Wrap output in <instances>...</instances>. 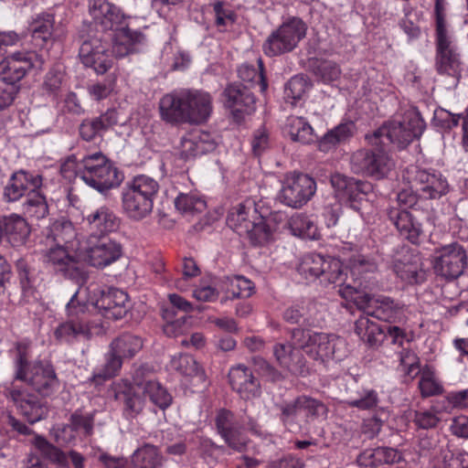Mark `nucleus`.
<instances>
[{
    "mask_svg": "<svg viewBox=\"0 0 468 468\" xmlns=\"http://www.w3.org/2000/svg\"><path fill=\"white\" fill-rule=\"evenodd\" d=\"M291 340L310 358L342 361L348 355L346 341L336 335L316 332L311 327H294L289 332Z\"/></svg>",
    "mask_w": 468,
    "mask_h": 468,
    "instance_id": "nucleus-1",
    "label": "nucleus"
},
{
    "mask_svg": "<svg viewBox=\"0 0 468 468\" xmlns=\"http://www.w3.org/2000/svg\"><path fill=\"white\" fill-rule=\"evenodd\" d=\"M346 300L353 302L367 315L388 323H399L404 315V305L384 295L374 296L365 292L358 278H353L352 284L338 290Z\"/></svg>",
    "mask_w": 468,
    "mask_h": 468,
    "instance_id": "nucleus-2",
    "label": "nucleus"
},
{
    "mask_svg": "<svg viewBox=\"0 0 468 468\" xmlns=\"http://www.w3.org/2000/svg\"><path fill=\"white\" fill-rule=\"evenodd\" d=\"M75 175L103 195L119 187L124 179L122 171L101 152L87 154L77 162Z\"/></svg>",
    "mask_w": 468,
    "mask_h": 468,
    "instance_id": "nucleus-3",
    "label": "nucleus"
},
{
    "mask_svg": "<svg viewBox=\"0 0 468 468\" xmlns=\"http://www.w3.org/2000/svg\"><path fill=\"white\" fill-rule=\"evenodd\" d=\"M27 346L18 343L14 358V378L30 386L42 396L51 395L58 387V379L52 365L42 361H28Z\"/></svg>",
    "mask_w": 468,
    "mask_h": 468,
    "instance_id": "nucleus-4",
    "label": "nucleus"
},
{
    "mask_svg": "<svg viewBox=\"0 0 468 468\" xmlns=\"http://www.w3.org/2000/svg\"><path fill=\"white\" fill-rule=\"evenodd\" d=\"M159 184L154 178L140 175L128 181L122 189V207L132 220L139 221L148 217L154 207V199Z\"/></svg>",
    "mask_w": 468,
    "mask_h": 468,
    "instance_id": "nucleus-5",
    "label": "nucleus"
},
{
    "mask_svg": "<svg viewBox=\"0 0 468 468\" xmlns=\"http://www.w3.org/2000/svg\"><path fill=\"white\" fill-rule=\"evenodd\" d=\"M425 129V122L418 112L408 113L403 120L385 122L367 139L373 145L385 147L388 144L399 148L408 145L414 138L420 137Z\"/></svg>",
    "mask_w": 468,
    "mask_h": 468,
    "instance_id": "nucleus-6",
    "label": "nucleus"
},
{
    "mask_svg": "<svg viewBox=\"0 0 468 468\" xmlns=\"http://www.w3.org/2000/svg\"><path fill=\"white\" fill-rule=\"evenodd\" d=\"M216 427L226 444L233 451L241 452L246 450L249 439L245 430L260 433V426L255 418L244 414L237 418L230 410L222 409L216 417Z\"/></svg>",
    "mask_w": 468,
    "mask_h": 468,
    "instance_id": "nucleus-7",
    "label": "nucleus"
},
{
    "mask_svg": "<svg viewBox=\"0 0 468 468\" xmlns=\"http://www.w3.org/2000/svg\"><path fill=\"white\" fill-rule=\"evenodd\" d=\"M298 271L306 280L320 279L321 283L335 284L339 286V290L350 284L346 282V272L342 262L335 258L309 253L303 257Z\"/></svg>",
    "mask_w": 468,
    "mask_h": 468,
    "instance_id": "nucleus-8",
    "label": "nucleus"
},
{
    "mask_svg": "<svg viewBox=\"0 0 468 468\" xmlns=\"http://www.w3.org/2000/svg\"><path fill=\"white\" fill-rule=\"evenodd\" d=\"M77 255L90 266L104 268L122 256V246L108 236L89 235L78 247Z\"/></svg>",
    "mask_w": 468,
    "mask_h": 468,
    "instance_id": "nucleus-9",
    "label": "nucleus"
},
{
    "mask_svg": "<svg viewBox=\"0 0 468 468\" xmlns=\"http://www.w3.org/2000/svg\"><path fill=\"white\" fill-rule=\"evenodd\" d=\"M281 183L277 199L282 205L292 208H302L316 192L315 180L304 173H288Z\"/></svg>",
    "mask_w": 468,
    "mask_h": 468,
    "instance_id": "nucleus-10",
    "label": "nucleus"
},
{
    "mask_svg": "<svg viewBox=\"0 0 468 468\" xmlns=\"http://www.w3.org/2000/svg\"><path fill=\"white\" fill-rule=\"evenodd\" d=\"M307 26L299 17H292L272 31L263 44L267 56L273 57L291 52L306 36Z\"/></svg>",
    "mask_w": 468,
    "mask_h": 468,
    "instance_id": "nucleus-11",
    "label": "nucleus"
},
{
    "mask_svg": "<svg viewBox=\"0 0 468 468\" xmlns=\"http://www.w3.org/2000/svg\"><path fill=\"white\" fill-rule=\"evenodd\" d=\"M45 58L33 50H18L0 61V77L7 84L18 83L27 73L36 68L42 69Z\"/></svg>",
    "mask_w": 468,
    "mask_h": 468,
    "instance_id": "nucleus-12",
    "label": "nucleus"
},
{
    "mask_svg": "<svg viewBox=\"0 0 468 468\" xmlns=\"http://www.w3.org/2000/svg\"><path fill=\"white\" fill-rule=\"evenodd\" d=\"M393 166V160L384 149H360L350 157V168L355 174L376 179L387 176Z\"/></svg>",
    "mask_w": 468,
    "mask_h": 468,
    "instance_id": "nucleus-13",
    "label": "nucleus"
},
{
    "mask_svg": "<svg viewBox=\"0 0 468 468\" xmlns=\"http://www.w3.org/2000/svg\"><path fill=\"white\" fill-rule=\"evenodd\" d=\"M79 57L86 67L93 69L98 74H104L113 65L110 43L101 33L88 35L80 47Z\"/></svg>",
    "mask_w": 468,
    "mask_h": 468,
    "instance_id": "nucleus-14",
    "label": "nucleus"
},
{
    "mask_svg": "<svg viewBox=\"0 0 468 468\" xmlns=\"http://www.w3.org/2000/svg\"><path fill=\"white\" fill-rule=\"evenodd\" d=\"M89 12L96 33L109 34L124 27L125 16L122 10L107 0H90Z\"/></svg>",
    "mask_w": 468,
    "mask_h": 468,
    "instance_id": "nucleus-15",
    "label": "nucleus"
},
{
    "mask_svg": "<svg viewBox=\"0 0 468 468\" xmlns=\"http://www.w3.org/2000/svg\"><path fill=\"white\" fill-rule=\"evenodd\" d=\"M466 258V251L461 245H446L436 251L434 271L445 279L458 278L463 272Z\"/></svg>",
    "mask_w": 468,
    "mask_h": 468,
    "instance_id": "nucleus-16",
    "label": "nucleus"
},
{
    "mask_svg": "<svg viewBox=\"0 0 468 468\" xmlns=\"http://www.w3.org/2000/svg\"><path fill=\"white\" fill-rule=\"evenodd\" d=\"M411 173V183L420 197L437 199L448 193V181L441 172L414 167Z\"/></svg>",
    "mask_w": 468,
    "mask_h": 468,
    "instance_id": "nucleus-17",
    "label": "nucleus"
},
{
    "mask_svg": "<svg viewBox=\"0 0 468 468\" xmlns=\"http://www.w3.org/2000/svg\"><path fill=\"white\" fill-rule=\"evenodd\" d=\"M272 353L278 366L289 374L303 378L310 374L303 352L292 340L276 343L272 346Z\"/></svg>",
    "mask_w": 468,
    "mask_h": 468,
    "instance_id": "nucleus-18",
    "label": "nucleus"
},
{
    "mask_svg": "<svg viewBox=\"0 0 468 468\" xmlns=\"http://www.w3.org/2000/svg\"><path fill=\"white\" fill-rule=\"evenodd\" d=\"M224 106L230 111L233 119L239 122L255 111L256 100L250 88L243 84L228 85L223 93Z\"/></svg>",
    "mask_w": 468,
    "mask_h": 468,
    "instance_id": "nucleus-19",
    "label": "nucleus"
},
{
    "mask_svg": "<svg viewBox=\"0 0 468 468\" xmlns=\"http://www.w3.org/2000/svg\"><path fill=\"white\" fill-rule=\"evenodd\" d=\"M6 398L29 423H36L46 418L48 408L35 394L26 388L11 387L7 389Z\"/></svg>",
    "mask_w": 468,
    "mask_h": 468,
    "instance_id": "nucleus-20",
    "label": "nucleus"
},
{
    "mask_svg": "<svg viewBox=\"0 0 468 468\" xmlns=\"http://www.w3.org/2000/svg\"><path fill=\"white\" fill-rule=\"evenodd\" d=\"M41 186V176L19 170L11 175L4 188V197L8 202H15L34 190H39Z\"/></svg>",
    "mask_w": 468,
    "mask_h": 468,
    "instance_id": "nucleus-21",
    "label": "nucleus"
},
{
    "mask_svg": "<svg viewBox=\"0 0 468 468\" xmlns=\"http://www.w3.org/2000/svg\"><path fill=\"white\" fill-rule=\"evenodd\" d=\"M128 294L120 289L111 288L101 292V297L92 303V309H98L108 319L122 318L128 311Z\"/></svg>",
    "mask_w": 468,
    "mask_h": 468,
    "instance_id": "nucleus-22",
    "label": "nucleus"
},
{
    "mask_svg": "<svg viewBox=\"0 0 468 468\" xmlns=\"http://www.w3.org/2000/svg\"><path fill=\"white\" fill-rule=\"evenodd\" d=\"M188 124H201L206 122L213 111L211 95L200 90L185 89Z\"/></svg>",
    "mask_w": 468,
    "mask_h": 468,
    "instance_id": "nucleus-23",
    "label": "nucleus"
},
{
    "mask_svg": "<svg viewBox=\"0 0 468 468\" xmlns=\"http://www.w3.org/2000/svg\"><path fill=\"white\" fill-rule=\"evenodd\" d=\"M229 381L234 391L243 399L260 397V381L253 376L250 368L244 365L232 367L229 372Z\"/></svg>",
    "mask_w": 468,
    "mask_h": 468,
    "instance_id": "nucleus-24",
    "label": "nucleus"
},
{
    "mask_svg": "<svg viewBox=\"0 0 468 468\" xmlns=\"http://www.w3.org/2000/svg\"><path fill=\"white\" fill-rule=\"evenodd\" d=\"M331 184L335 189L336 197L343 203L356 202L371 190V185L367 182L335 174L331 176Z\"/></svg>",
    "mask_w": 468,
    "mask_h": 468,
    "instance_id": "nucleus-25",
    "label": "nucleus"
},
{
    "mask_svg": "<svg viewBox=\"0 0 468 468\" xmlns=\"http://www.w3.org/2000/svg\"><path fill=\"white\" fill-rule=\"evenodd\" d=\"M217 144V140L212 133L196 130L182 137L180 155L185 160L195 158L214 151Z\"/></svg>",
    "mask_w": 468,
    "mask_h": 468,
    "instance_id": "nucleus-26",
    "label": "nucleus"
},
{
    "mask_svg": "<svg viewBox=\"0 0 468 468\" xmlns=\"http://www.w3.org/2000/svg\"><path fill=\"white\" fill-rule=\"evenodd\" d=\"M389 221L396 227L400 236L417 244L422 234L420 221L407 209L390 206L386 210Z\"/></svg>",
    "mask_w": 468,
    "mask_h": 468,
    "instance_id": "nucleus-27",
    "label": "nucleus"
},
{
    "mask_svg": "<svg viewBox=\"0 0 468 468\" xmlns=\"http://www.w3.org/2000/svg\"><path fill=\"white\" fill-rule=\"evenodd\" d=\"M282 320L297 327H315L318 325V304L313 302L297 301L288 305L282 312Z\"/></svg>",
    "mask_w": 468,
    "mask_h": 468,
    "instance_id": "nucleus-28",
    "label": "nucleus"
},
{
    "mask_svg": "<svg viewBox=\"0 0 468 468\" xmlns=\"http://www.w3.org/2000/svg\"><path fill=\"white\" fill-rule=\"evenodd\" d=\"M161 118L172 124L188 123L185 89L162 97L159 102Z\"/></svg>",
    "mask_w": 468,
    "mask_h": 468,
    "instance_id": "nucleus-29",
    "label": "nucleus"
},
{
    "mask_svg": "<svg viewBox=\"0 0 468 468\" xmlns=\"http://www.w3.org/2000/svg\"><path fill=\"white\" fill-rule=\"evenodd\" d=\"M118 123V112L115 109H108L96 117L85 118L79 126V133L86 142L101 138L103 133Z\"/></svg>",
    "mask_w": 468,
    "mask_h": 468,
    "instance_id": "nucleus-30",
    "label": "nucleus"
},
{
    "mask_svg": "<svg viewBox=\"0 0 468 468\" xmlns=\"http://www.w3.org/2000/svg\"><path fill=\"white\" fill-rule=\"evenodd\" d=\"M110 43V53L114 58H123L135 50V45L140 44L144 40V35L138 31H132L126 27H122L118 30L104 34Z\"/></svg>",
    "mask_w": 468,
    "mask_h": 468,
    "instance_id": "nucleus-31",
    "label": "nucleus"
},
{
    "mask_svg": "<svg viewBox=\"0 0 468 468\" xmlns=\"http://www.w3.org/2000/svg\"><path fill=\"white\" fill-rule=\"evenodd\" d=\"M88 224L90 235L107 236L119 227L120 219L115 213L106 206H101L90 211L84 218Z\"/></svg>",
    "mask_w": 468,
    "mask_h": 468,
    "instance_id": "nucleus-32",
    "label": "nucleus"
},
{
    "mask_svg": "<svg viewBox=\"0 0 468 468\" xmlns=\"http://www.w3.org/2000/svg\"><path fill=\"white\" fill-rule=\"evenodd\" d=\"M446 36L437 37V69L441 74H447L455 78L460 74V62L458 55L450 46Z\"/></svg>",
    "mask_w": 468,
    "mask_h": 468,
    "instance_id": "nucleus-33",
    "label": "nucleus"
},
{
    "mask_svg": "<svg viewBox=\"0 0 468 468\" xmlns=\"http://www.w3.org/2000/svg\"><path fill=\"white\" fill-rule=\"evenodd\" d=\"M420 259L414 255L409 249H403L398 253L392 262L394 272L406 282H419L418 273L420 271Z\"/></svg>",
    "mask_w": 468,
    "mask_h": 468,
    "instance_id": "nucleus-34",
    "label": "nucleus"
},
{
    "mask_svg": "<svg viewBox=\"0 0 468 468\" xmlns=\"http://www.w3.org/2000/svg\"><path fill=\"white\" fill-rule=\"evenodd\" d=\"M77 258L76 250L62 245L51 246L44 254V261L64 275L76 269Z\"/></svg>",
    "mask_w": 468,
    "mask_h": 468,
    "instance_id": "nucleus-35",
    "label": "nucleus"
},
{
    "mask_svg": "<svg viewBox=\"0 0 468 468\" xmlns=\"http://www.w3.org/2000/svg\"><path fill=\"white\" fill-rule=\"evenodd\" d=\"M219 289L225 293L221 303L237 298H248L254 292L252 282L239 275L221 279Z\"/></svg>",
    "mask_w": 468,
    "mask_h": 468,
    "instance_id": "nucleus-36",
    "label": "nucleus"
},
{
    "mask_svg": "<svg viewBox=\"0 0 468 468\" xmlns=\"http://www.w3.org/2000/svg\"><path fill=\"white\" fill-rule=\"evenodd\" d=\"M92 335V329L89 327L88 322L68 319L60 323L54 331V336L59 343L71 344L82 336L90 339Z\"/></svg>",
    "mask_w": 468,
    "mask_h": 468,
    "instance_id": "nucleus-37",
    "label": "nucleus"
},
{
    "mask_svg": "<svg viewBox=\"0 0 468 468\" xmlns=\"http://www.w3.org/2000/svg\"><path fill=\"white\" fill-rule=\"evenodd\" d=\"M4 226V237L13 247H19L26 243L30 234V228L23 217L16 214L5 216Z\"/></svg>",
    "mask_w": 468,
    "mask_h": 468,
    "instance_id": "nucleus-38",
    "label": "nucleus"
},
{
    "mask_svg": "<svg viewBox=\"0 0 468 468\" xmlns=\"http://www.w3.org/2000/svg\"><path fill=\"white\" fill-rule=\"evenodd\" d=\"M379 399L376 390L355 384L347 388L346 403L360 410H370L378 404Z\"/></svg>",
    "mask_w": 468,
    "mask_h": 468,
    "instance_id": "nucleus-39",
    "label": "nucleus"
},
{
    "mask_svg": "<svg viewBox=\"0 0 468 468\" xmlns=\"http://www.w3.org/2000/svg\"><path fill=\"white\" fill-rule=\"evenodd\" d=\"M50 234L56 246L62 245L78 253V247L80 246L81 241L77 239V232L70 221L66 219L55 221L51 225Z\"/></svg>",
    "mask_w": 468,
    "mask_h": 468,
    "instance_id": "nucleus-40",
    "label": "nucleus"
},
{
    "mask_svg": "<svg viewBox=\"0 0 468 468\" xmlns=\"http://www.w3.org/2000/svg\"><path fill=\"white\" fill-rule=\"evenodd\" d=\"M93 416L91 414L83 415L75 411L70 416V424L65 426L57 433V441L62 443H68L75 438V431L83 430L86 434H90L93 430Z\"/></svg>",
    "mask_w": 468,
    "mask_h": 468,
    "instance_id": "nucleus-41",
    "label": "nucleus"
},
{
    "mask_svg": "<svg viewBox=\"0 0 468 468\" xmlns=\"http://www.w3.org/2000/svg\"><path fill=\"white\" fill-rule=\"evenodd\" d=\"M284 133L292 141L306 144L314 141V129L303 117L290 116L284 125Z\"/></svg>",
    "mask_w": 468,
    "mask_h": 468,
    "instance_id": "nucleus-42",
    "label": "nucleus"
},
{
    "mask_svg": "<svg viewBox=\"0 0 468 468\" xmlns=\"http://www.w3.org/2000/svg\"><path fill=\"white\" fill-rule=\"evenodd\" d=\"M114 398L123 404V415L126 419H133L144 409L143 399L136 394L130 385L116 388Z\"/></svg>",
    "mask_w": 468,
    "mask_h": 468,
    "instance_id": "nucleus-43",
    "label": "nucleus"
},
{
    "mask_svg": "<svg viewBox=\"0 0 468 468\" xmlns=\"http://www.w3.org/2000/svg\"><path fill=\"white\" fill-rule=\"evenodd\" d=\"M355 129L356 125L351 121L338 124L322 137L319 142L320 150L327 152L337 144L346 142L354 135Z\"/></svg>",
    "mask_w": 468,
    "mask_h": 468,
    "instance_id": "nucleus-44",
    "label": "nucleus"
},
{
    "mask_svg": "<svg viewBox=\"0 0 468 468\" xmlns=\"http://www.w3.org/2000/svg\"><path fill=\"white\" fill-rule=\"evenodd\" d=\"M90 306L92 307V303H90L85 299H81L79 292H76L66 304L65 311L67 318L75 322H88L89 327L93 329L97 324L90 318Z\"/></svg>",
    "mask_w": 468,
    "mask_h": 468,
    "instance_id": "nucleus-45",
    "label": "nucleus"
},
{
    "mask_svg": "<svg viewBox=\"0 0 468 468\" xmlns=\"http://www.w3.org/2000/svg\"><path fill=\"white\" fill-rule=\"evenodd\" d=\"M252 210H256L251 206L240 203L232 207L229 212L227 223L239 236H243L244 232H248V228L251 226Z\"/></svg>",
    "mask_w": 468,
    "mask_h": 468,
    "instance_id": "nucleus-46",
    "label": "nucleus"
},
{
    "mask_svg": "<svg viewBox=\"0 0 468 468\" xmlns=\"http://www.w3.org/2000/svg\"><path fill=\"white\" fill-rule=\"evenodd\" d=\"M136 387L149 397L150 400L162 410L166 409L172 402L170 394L154 380H138L134 378Z\"/></svg>",
    "mask_w": 468,
    "mask_h": 468,
    "instance_id": "nucleus-47",
    "label": "nucleus"
},
{
    "mask_svg": "<svg viewBox=\"0 0 468 468\" xmlns=\"http://www.w3.org/2000/svg\"><path fill=\"white\" fill-rule=\"evenodd\" d=\"M29 29L33 39L41 40L43 43L58 37L55 29L54 16L50 14L37 16L30 24Z\"/></svg>",
    "mask_w": 468,
    "mask_h": 468,
    "instance_id": "nucleus-48",
    "label": "nucleus"
},
{
    "mask_svg": "<svg viewBox=\"0 0 468 468\" xmlns=\"http://www.w3.org/2000/svg\"><path fill=\"white\" fill-rule=\"evenodd\" d=\"M289 228L294 236L316 239L319 238V231L314 221L307 215L296 213L288 221Z\"/></svg>",
    "mask_w": 468,
    "mask_h": 468,
    "instance_id": "nucleus-49",
    "label": "nucleus"
},
{
    "mask_svg": "<svg viewBox=\"0 0 468 468\" xmlns=\"http://www.w3.org/2000/svg\"><path fill=\"white\" fill-rule=\"evenodd\" d=\"M132 465L133 468H159L162 456L155 446L144 444L132 455Z\"/></svg>",
    "mask_w": 468,
    "mask_h": 468,
    "instance_id": "nucleus-50",
    "label": "nucleus"
},
{
    "mask_svg": "<svg viewBox=\"0 0 468 468\" xmlns=\"http://www.w3.org/2000/svg\"><path fill=\"white\" fill-rule=\"evenodd\" d=\"M355 333L371 346L378 345L383 335L380 326L367 316H361L356 321Z\"/></svg>",
    "mask_w": 468,
    "mask_h": 468,
    "instance_id": "nucleus-51",
    "label": "nucleus"
},
{
    "mask_svg": "<svg viewBox=\"0 0 468 468\" xmlns=\"http://www.w3.org/2000/svg\"><path fill=\"white\" fill-rule=\"evenodd\" d=\"M123 359L119 353H116L110 347L103 368L94 373L90 381L95 385H101L105 380L115 377L122 366Z\"/></svg>",
    "mask_w": 468,
    "mask_h": 468,
    "instance_id": "nucleus-52",
    "label": "nucleus"
},
{
    "mask_svg": "<svg viewBox=\"0 0 468 468\" xmlns=\"http://www.w3.org/2000/svg\"><path fill=\"white\" fill-rule=\"evenodd\" d=\"M110 347L124 359L133 357L143 347V340L137 335L123 334L115 338Z\"/></svg>",
    "mask_w": 468,
    "mask_h": 468,
    "instance_id": "nucleus-53",
    "label": "nucleus"
},
{
    "mask_svg": "<svg viewBox=\"0 0 468 468\" xmlns=\"http://www.w3.org/2000/svg\"><path fill=\"white\" fill-rule=\"evenodd\" d=\"M251 218V226L248 228L249 231L244 232L242 237H247L253 245H262L270 239L271 229L264 218L258 215L257 210H252Z\"/></svg>",
    "mask_w": 468,
    "mask_h": 468,
    "instance_id": "nucleus-54",
    "label": "nucleus"
},
{
    "mask_svg": "<svg viewBox=\"0 0 468 468\" xmlns=\"http://www.w3.org/2000/svg\"><path fill=\"white\" fill-rule=\"evenodd\" d=\"M24 213L35 219H42L48 215V206L45 196L39 190H34L27 195L23 204Z\"/></svg>",
    "mask_w": 468,
    "mask_h": 468,
    "instance_id": "nucleus-55",
    "label": "nucleus"
},
{
    "mask_svg": "<svg viewBox=\"0 0 468 468\" xmlns=\"http://www.w3.org/2000/svg\"><path fill=\"white\" fill-rule=\"evenodd\" d=\"M175 206L182 214L193 216L206 208V201L196 194H179L175 199Z\"/></svg>",
    "mask_w": 468,
    "mask_h": 468,
    "instance_id": "nucleus-56",
    "label": "nucleus"
},
{
    "mask_svg": "<svg viewBox=\"0 0 468 468\" xmlns=\"http://www.w3.org/2000/svg\"><path fill=\"white\" fill-rule=\"evenodd\" d=\"M175 314V311L169 310L168 308L163 311V317L167 321L164 326V332L170 337L184 335L190 329L189 317L183 315L175 321H170Z\"/></svg>",
    "mask_w": 468,
    "mask_h": 468,
    "instance_id": "nucleus-57",
    "label": "nucleus"
},
{
    "mask_svg": "<svg viewBox=\"0 0 468 468\" xmlns=\"http://www.w3.org/2000/svg\"><path fill=\"white\" fill-rule=\"evenodd\" d=\"M171 366L174 369L180 372L185 376H196L200 378H204V371L199 367L195 358L186 354H181L178 356L173 357Z\"/></svg>",
    "mask_w": 468,
    "mask_h": 468,
    "instance_id": "nucleus-58",
    "label": "nucleus"
},
{
    "mask_svg": "<svg viewBox=\"0 0 468 468\" xmlns=\"http://www.w3.org/2000/svg\"><path fill=\"white\" fill-rule=\"evenodd\" d=\"M34 444L44 458L58 463V466L67 464V455L58 448L48 442L44 437L39 435L36 436Z\"/></svg>",
    "mask_w": 468,
    "mask_h": 468,
    "instance_id": "nucleus-59",
    "label": "nucleus"
},
{
    "mask_svg": "<svg viewBox=\"0 0 468 468\" xmlns=\"http://www.w3.org/2000/svg\"><path fill=\"white\" fill-rule=\"evenodd\" d=\"M308 89L307 80L303 75H296L287 82L284 89V97L293 105L303 98Z\"/></svg>",
    "mask_w": 468,
    "mask_h": 468,
    "instance_id": "nucleus-60",
    "label": "nucleus"
},
{
    "mask_svg": "<svg viewBox=\"0 0 468 468\" xmlns=\"http://www.w3.org/2000/svg\"><path fill=\"white\" fill-rule=\"evenodd\" d=\"M258 63L261 69L260 71L252 65L242 64L238 69V74L239 79L246 83L253 84L256 80H258L261 90L263 92L267 90L268 85L262 72V61L261 58L258 60Z\"/></svg>",
    "mask_w": 468,
    "mask_h": 468,
    "instance_id": "nucleus-61",
    "label": "nucleus"
},
{
    "mask_svg": "<svg viewBox=\"0 0 468 468\" xmlns=\"http://www.w3.org/2000/svg\"><path fill=\"white\" fill-rule=\"evenodd\" d=\"M419 388L421 396L424 398L436 396L442 392L441 385L435 379L433 373L430 369L421 371Z\"/></svg>",
    "mask_w": 468,
    "mask_h": 468,
    "instance_id": "nucleus-62",
    "label": "nucleus"
},
{
    "mask_svg": "<svg viewBox=\"0 0 468 468\" xmlns=\"http://www.w3.org/2000/svg\"><path fill=\"white\" fill-rule=\"evenodd\" d=\"M303 415L305 421L309 418L325 417L327 414L326 406L320 400L308 396H301Z\"/></svg>",
    "mask_w": 468,
    "mask_h": 468,
    "instance_id": "nucleus-63",
    "label": "nucleus"
},
{
    "mask_svg": "<svg viewBox=\"0 0 468 468\" xmlns=\"http://www.w3.org/2000/svg\"><path fill=\"white\" fill-rule=\"evenodd\" d=\"M301 396L281 407V419L285 424L303 420Z\"/></svg>",
    "mask_w": 468,
    "mask_h": 468,
    "instance_id": "nucleus-64",
    "label": "nucleus"
}]
</instances>
